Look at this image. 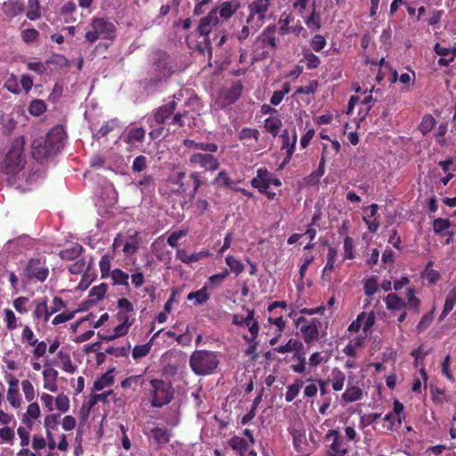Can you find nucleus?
<instances>
[{
  "instance_id": "obj_13",
  "label": "nucleus",
  "mask_w": 456,
  "mask_h": 456,
  "mask_svg": "<svg viewBox=\"0 0 456 456\" xmlns=\"http://www.w3.org/2000/svg\"><path fill=\"white\" fill-rule=\"evenodd\" d=\"M188 161L191 167H199L206 171H216L220 167L218 159L211 153L194 152L189 157Z\"/></svg>"
},
{
  "instance_id": "obj_8",
  "label": "nucleus",
  "mask_w": 456,
  "mask_h": 456,
  "mask_svg": "<svg viewBox=\"0 0 456 456\" xmlns=\"http://www.w3.org/2000/svg\"><path fill=\"white\" fill-rule=\"evenodd\" d=\"M295 325L299 328L302 338L306 345H312L314 341L318 340L320 331L319 328L322 322L317 318L307 320L304 316L298 317L295 321Z\"/></svg>"
},
{
  "instance_id": "obj_60",
  "label": "nucleus",
  "mask_w": 456,
  "mask_h": 456,
  "mask_svg": "<svg viewBox=\"0 0 456 456\" xmlns=\"http://www.w3.org/2000/svg\"><path fill=\"white\" fill-rule=\"evenodd\" d=\"M305 24L310 29L319 30L322 27L321 15L314 9L309 17L305 19Z\"/></svg>"
},
{
  "instance_id": "obj_61",
  "label": "nucleus",
  "mask_w": 456,
  "mask_h": 456,
  "mask_svg": "<svg viewBox=\"0 0 456 456\" xmlns=\"http://www.w3.org/2000/svg\"><path fill=\"white\" fill-rule=\"evenodd\" d=\"M229 274L230 271L228 269H224L222 273L211 275L206 284H208V287L211 285L218 286L224 281Z\"/></svg>"
},
{
  "instance_id": "obj_5",
  "label": "nucleus",
  "mask_w": 456,
  "mask_h": 456,
  "mask_svg": "<svg viewBox=\"0 0 456 456\" xmlns=\"http://www.w3.org/2000/svg\"><path fill=\"white\" fill-rule=\"evenodd\" d=\"M49 275V267L45 256L31 257L25 264L21 276L27 281L44 282Z\"/></svg>"
},
{
  "instance_id": "obj_21",
  "label": "nucleus",
  "mask_w": 456,
  "mask_h": 456,
  "mask_svg": "<svg viewBox=\"0 0 456 456\" xmlns=\"http://www.w3.org/2000/svg\"><path fill=\"white\" fill-rule=\"evenodd\" d=\"M269 176L270 172L267 168H258L256 176L250 182L251 186L257 189L260 192H266V190L269 188Z\"/></svg>"
},
{
  "instance_id": "obj_31",
  "label": "nucleus",
  "mask_w": 456,
  "mask_h": 456,
  "mask_svg": "<svg viewBox=\"0 0 456 456\" xmlns=\"http://www.w3.org/2000/svg\"><path fill=\"white\" fill-rule=\"evenodd\" d=\"M111 370H108L107 372L103 373L100 378H98L94 382V390L95 391H101L104 389L105 387L110 386L114 382V376L111 374Z\"/></svg>"
},
{
  "instance_id": "obj_16",
  "label": "nucleus",
  "mask_w": 456,
  "mask_h": 456,
  "mask_svg": "<svg viewBox=\"0 0 456 456\" xmlns=\"http://www.w3.org/2000/svg\"><path fill=\"white\" fill-rule=\"evenodd\" d=\"M217 8L212 9L207 16L200 20L197 31L200 37H209V34L219 23Z\"/></svg>"
},
{
  "instance_id": "obj_42",
  "label": "nucleus",
  "mask_w": 456,
  "mask_h": 456,
  "mask_svg": "<svg viewBox=\"0 0 456 456\" xmlns=\"http://www.w3.org/2000/svg\"><path fill=\"white\" fill-rule=\"evenodd\" d=\"M292 359L297 360V363H293L290 365V369L295 373L302 374L305 373L306 370V361L305 354L302 353H296L292 356Z\"/></svg>"
},
{
  "instance_id": "obj_34",
  "label": "nucleus",
  "mask_w": 456,
  "mask_h": 456,
  "mask_svg": "<svg viewBox=\"0 0 456 456\" xmlns=\"http://www.w3.org/2000/svg\"><path fill=\"white\" fill-rule=\"evenodd\" d=\"M119 126V121L117 118L106 121L100 129L95 133L94 137L100 139L106 136L110 132L114 131Z\"/></svg>"
},
{
  "instance_id": "obj_28",
  "label": "nucleus",
  "mask_w": 456,
  "mask_h": 456,
  "mask_svg": "<svg viewBox=\"0 0 456 456\" xmlns=\"http://www.w3.org/2000/svg\"><path fill=\"white\" fill-rule=\"evenodd\" d=\"M134 324L132 322H120V324L115 327L114 333L109 336H102V340L110 341L119 337L125 336L128 333L130 327Z\"/></svg>"
},
{
  "instance_id": "obj_23",
  "label": "nucleus",
  "mask_w": 456,
  "mask_h": 456,
  "mask_svg": "<svg viewBox=\"0 0 456 456\" xmlns=\"http://www.w3.org/2000/svg\"><path fill=\"white\" fill-rule=\"evenodd\" d=\"M240 8V3L237 1H225L221 4L217 9V16L224 19H230Z\"/></svg>"
},
{
  "instance_id": "obj_59",
  "label": "nucleus",
  "mask_w": 456,
  "mask_h": 456,
  "mask_svg": "<svg viewBox=\"0 0 456 456\" xmlns=\"http://www.w3.org/2000/svg\"><path fill=\"white\" fill-rule=\"evenodd\" d=\"M129 349L130 344L128 343L126 346H109L105 349V353L115 357H125L128 355Z\"/></svg>"
},
{
  "instance_id": "obj_10",
  "label": "nucleus",
  "mask_w": 456,
  "mask_h": 456,
  "mask_svg": "<svg viewBox=\"0 0 456 456\" xmlns=\"http://www.w3.org/2000/svg\"><path fill=\"white\" fill-rule=\"evenodd\" d=\"M270 5L271 0H253L250 2L248 5V16L246 22H254V28L257 26H263Z\"/></svg>"
},
{
  "instance_id": "obj_54",
  "label": "nucleus",
  "mask_w": 456,
  "mask_h": 456,
  "mask_svg": "<svg viewBox=\"0 0 456 456\" xmlns=\"http://www.w3.org/2000/svg\"><path fill=\"white\" fill-rule=\"evenodd\" d=\"M60 414L51 413L45 416L44 420V427L45 428V432H52L57 428L58 424L60 423Z\"/></svg>"
},
{
  "instance_id": "obj_47",
  "label": "nucleus",
  "mask_w": 456,
  "mask_h": 456,
  "mask_svg": "<svg viewBox=\"0 0 456 456\" xmlns=\"http://www.w3.org/2000/svg\"><path fill=\"white\" fill-rule=\"evenodd\" d=\"M18 354L17 352L7 351L3 356V362L6 364L9 370H17L20 369V363L14 359Z\"/></svg>"
},
{
  "instance_id": "obj_46",
  "label": "nucleus",
  "mask_w": 456,
  "mask_h": 456,
  "mask_svg": "<svg viewBox=\"0 0 456 456\" xmlns=\"http://www.w3.org/2000/svg\"><path fill=\"white\" fill-rule=\"evenodd\" d=\"M435 125L436 119L431 114H426L419 125V130L423 135H426L434 128Z\"/></svg>"
},
{
  "instance_id": "obj_51",
  "label": "nucleus",
  "mask_w": 456,
  "mask_h": 456,
  "mask_svg": "<svg viewBox=\"0 0 456 456\" xmlns=\"http://www.w3.org/2000/svg\"><path fill=\"white\" fill-rule=\"evenodd\" d=\"M337 258V250L330 247L327 253V263L322 271V277L326 275L328 272H332L335 268V262Z\"/></svg>"
},
{
  "instance_id": "obj_48",
  "label": "nucleus",
  "mask_w": 456,
  "mask_h": 456,
  "mask_svg": "<svg viewBox=\"0 0 456 456\" xmlns=\"http://www.w3.org/2000/svg\"><path fill=\"white\" fill-rule=\"evenodd\" d=\"M151 350V341L143 345L135 346L132 351L134 360L137 361L142 357L147 356Z\"/></svg>"
},
{
  "instance_id": "obj_55",
  "label": "nucleus",
  "mask_w": 456,
  "mask_h": 456,
  "mask_svg": "<svg viewBox=\"0 0 456 456\" xmlns=\"http://www.w3.org/2000/svg\"><path fill=\"white\" fill-rule=\"evenodd\" d=\"M35 304L36 305L32 315L35 322H39L47 307V298L38 299L35 301Z\"/></svg>"
},
{
  "instance_id": "obj_53",
  "label": "nucleus",
  "mask_w": 456,
  "mask_h": 456,
  "mask_svg": "<svg viewBox=\"0 0 456 456\" xmlns=\"http://www.w3.org/2000/svg\"><path fill=\"white\" fill-rule=\"evenodd\" d=\"M225 263L237 276L244 271V265L231 255L225 257Z\"/></svg>"
},
{
  "instance_id": "obj_33",
  "label": "nucleus",
  "mask_w": 456,
  "mask_h": 456,
  "mask_svg": "<svg viewBox=\"0 0 456 456\" xmlns=\"http://www.w3.org/2000/svg\"><path fill=\"white\" fill-rule=\"evenodd\" d=\"M345 379L346 375L342 370L338 368H334L332 370L330 381L334 391H341L343 389Z\"/></svg>"
},
{
  "instance_id": "obj_37",
  "label": "nucleus",
  "mask_w": 456,
  "mask_h": 456,
  "mask_svg": "<svg viewBox=\"0 0 456 456\" xmlns=\"http://www.w3.org/2000/svg\"><path fill=\"white\" fill-rule=\"evenodd\" d=\"M303 347V344L294 338H290L285 345L274 347L273 350L280 354H286L292 351H298Z\"/></svg>"
},
{
  "instance_id": "obj_15",
  "label": "nucleus",
  "mask_w": 456,
  "mask_h": 456,
  "mask_svg": "<svg viewBox=\"0 0 456 456\" xmlns=\"http://www.w3.org/2000/svg\"><path fill=\"white\" fill-rule=\"evenodd\" d=\"M325 439L327 441L332 439L327 456H343L347 452L348 446L342 438L339 431L335 429L329 430L325 436Z\"/></svg>"
},
{
  "instance_id": "obj_35",
  "label": "nucleus",
  "mask_w": 456,
  "mask_h": 456,
  "mask_svg": "<svg viewBox=\"0 0 456 456\" xmlns=\"http://www.w3.org/2000/svg\"><path fill=\"white\" fill-rule=\"evenodd\" d=\"M362 397V390L356 386H352L346 388L342 395V399L346 403H353L360 400Z\"/></svg>"
},
{
  "instance_id": "obj_1",
  "label": "nucleus",
  "mask_w": 456,
  "mask_h": 456,
  "mask_svg": "<svg viewBox=\"0 0 456 456\" xmlns=\"http://www.w3.org/2000/svg\"><path fill=\"white\" fill-rule=\"evenodd\" d=\"M65 138L66 134L62 126L53 127L45 137L33 141V158L39 163L45 162L50 156L57 154L63 148Z\"/></svg>"
},
{
  "instance_id": "obj_44",
  "label": "nucleus",
  "mask_w": 456,
  "mask_h": 456,
  "mask_svg": "<svg viewBox=\"0 0 456 456\" xmlns=\"http://www.w3.org/2000/svg\"><path fill=\"white\" fill-rule=\"evenodd\" d=\"M328 154V146L324 145L322 152V158L319 162L318 168L314 170L311 175L310 177L312 180L315 179L318 181L320 177H322L325 173V162H326V156Z\"/></svg>"
},
{
  "instance_id": "obj_12",
  "label": "nucleus",
  "mask_w": 456,
  "mask_h": 456,
  "mask_svg": "<svg viewBox=\"0 0 456 456\" xmlns=\"http://www.w3.org/2000/svg\"><path fill=\"white\" fill-rule=\"evenodd\" d=\"M276 33V26L273 24L268 25L262 33L257 37L255 42V47H261L265 49L266 47H271L272 49L277 48V38L275 37ZM262 59H266L269 57V52L263 50L260 54Z\"/></svg>"
},
{
  "instance_id": "obj_17",
  "label": "nucleus",
  "mask_w": 456,
  "mask_h": 456,
  "mask_svg": "<svg viewBox=\"0 0 456 456\" xmlns=\"http://www.w3.org/2000/svg\"><path fill=\"white\" fill-rule=\"evenodd\" d=\"M118 312L116 314L115 317L118 322H134V308L133 304L126 297H121L118 299Z\"/></svg>"
},
{
  "instance_id": "obj_32",
  "label": "nucleus",
  "mask_w": 456,
  "mask_h": 456,
  "mask_svg": "<svg viewBox=\"0 0 456 456\" xmlns=\"http://www.w3.org/2000/svg\"><path fill=\"white\" fill-rule=\"evenodd\" d=\"M207 290H208V284H205L200 289L189 293L187 295V299L188 300L195 299V305H203L210 297V295L208 293Z\"/></svg>"
},
{
  "instance_id": "obj_30",
  "label": "nucleus",
  "mask_w": 456,
  "mask_h": 456,
  "mask_svg": "<svg viewBox=\"0 0 456 456\" xmlns=\"http://www.w3.org/2000/svg\"><path fill=\"white\" fill-rule=\"evenodd\" d=\"M26 16L30 20H37L42 16V7L39 0H28V11Z\"/></svg>"
},
{
  "instance_id": "obj_2",
  "label": "nucleus",
  "mask_w": 456,
  "mask_h": 456,
  "mask_svg": "<svg viewBox=\"0 0 456 456\" xmlns=\"http://www.w3.org/2000/svg\"><path fill=\"white\" fill-rule=\"evenodd\" d=\"M25 140L23 137L15 138L2 163V171L6 175H14L19 173L26 164L23 154Z\"/></svg>"
},
{
  "instance_id": "obj_24",
  "label": "nucleus",
  "mask_w": 456,
  "mask_h": 456,
  "mask_svg": "<svg viewBox=\"0 0 456 456\" xmlns=\"http://www.w3.org/2000/svg\"><path fill=\"white\" fill-rule=\"evenodd\" d=\"M145 133L142 127H132L127 130L124 141L131 145L141 143L144 141Z\"/></svg>"
},
{
  "instance_id": "obj_6",
  "label": "nucleus",
  "mask_w": 456,
  "mask_h": 456,
  "mask_svg": "<svg viewBox=\"0 0 456 456\" xmlns=\"http://www.w3.org/2000/svg\"><path fill=\"white\" fill-rule=\"evenodd\" d=\"M151 404L152 407L159 408L168 404L174 398V389L170 382L163 379H151Z\"/></svg>"
},
{
  "instance_id": "obj_45",
  "label": "nucleus",
  "mask_w": 456,
  "mask_h": 456,
  "mask_svg": "<svg viewBox=\"0 0 456 456\" xmlns=\"http://www.w3.org/2000/svg\"><path fill=\"white\" fill-rule=\"evenodd\" d=\"M57 356L61 362L62 370L69 373H74L76 370V366L72 363L70 356L68 353L63 351H59L57 353Z\"/></svg>"
},
{
  "instance_id": "obj_11",
  "label": "nucleus",
  "mask_w": 456,
  "mask_h": 456,
  "mask_svg": "<svg viewBox=\"0 0 456 456\" xmlns=\"http://www.w3.org/2000/svg\"><path fill=\"white\" fill-rule=\"evenodd\" d=\"M289 433L292 436L295 450L301 456L310 454V447L306 439L305 430L302 424H294L288 428Z\"/></svg>"
},
{
  "instance_id": "obj_38",
  "label": "nucleus",
  "mask_w": 456,
  "mask_h": 456,
  "mask_svg": "<svg viewBox=\"0 0 456 456\" xmlns=\"http://www.w3.org/2000/svg\"><path fill=\"white\" fill-rule=\"evenodd\" d=\"M40 416V408L37 403L32 402L27 408V411L22 417V422L26 425H31L30 419H37Z\"/></svg>"
},
{
  "instance_id": "obj_36",
  "label": "nucleus",
  "mask_w": 456,
  "mask_h": 456,
  "mask_svg": "<svg viewBox=\"0 0 456 456\" xmlns=\"http://www.w3.org/2000/svg\"><path fill=\"white\" fill-rule=\"evenodd\" d=\"M282 126L281 120L277 117H271L265 120L264 127L266 132L275 137Z\"/></svg>"
},
{
  "instance_id": "obj_62",
  "label": "nucleus",
  "mask_w": 456,
  "mask_h": 456,
  "mask_svg": "<svg viewBox=\"0 0 456 456\" xmlns=\"http://www.w3.org/2000/svg\"><path fill=\"white\" fill-rule=\"evenodd\" d=\"M55 405H56V408L61 411V412H67L69 410V397L61 393V394H59L56 398H55Z\"/></svg>"
},
{
  "instance_id": "obj_52",
  "label": "nucleus",
  "mask_w": 456,
  "mask_h": 456,
  "mask_svg": "<svg viewBox=\"0 0 456 456\" xmlns=\"http://www.w3.org/2000/svg\"><path fill=\"white\" fill-rule=\"evenodd\" d=\"M260 136V133L256 128H250V127H244L242 128L239 134L238 138L240 141H247L249 139H255L256 142L258 141Z\"/></svg>"
},
{
  "instance_id": "obj_4",
  "label": "nucleus",
  "mask_w": 456,
  "mask_h": 456,
  "mask_svg": "<svg viewBox=\"0 0 456 456\" xmlns=\"http://www.w3.org/2000/svg\"><path fill=\"white\" fill-rule=\"evenodd\" d=\"M91 29L88 30L85 38L90 44L95 43L98 39L114 40L117 37V28L113 22L105 18H93L90 23Z\"/></svg>"
},
{
  "instance_id": "obj_22",
  "label": "nucleus",
  "mask_w": 456,
  "mask_h": 456,
  "mask_svg": "<svg viewBox=\"0 0 456 456\" xmlns=\"http://www.w3.org/2000/svg\"><path fill=\"white\" fill-rule=\"evenodd\" d=\"M58 371L53 368H45L43 370L44 388L50 392H56L58 390L57 386Z\"/></svg>"
},
{
  "instance_id": "obj_14",
  "label": "nucleus",
  "mask_w": 456,
  "mask_h": 456,
  "mask_svg": "<svg viewBox=\"0 0 456 456\" xmlns=\"http://www.w3.org/2000/svg\"><path fill=\"white\" fill-rule=\"evenodd\" d=\"M153 66L156 76L159 78H167L173 74V67L170 56L163 51L155 53Z\"/></svg>"
},
{
  "instance_id": "obj_56",
  "label": "nucleus",
  "mask_w": 456,
  "mask_h": 456,
  "mask_svg": "<svg viewBox=\"0 0 456 456\" xmlns=\"http://www.w3.org/2000/svg\"><path fill=\"white\" fill-rule=\"evenodd\" d=\"M4 5L6 7L4 11L5 14L12 18L20 14L24 11L22 4L18 2L5 3Z\"/></svg>"
},
{
  "instance_id": "obj_63",
  "label": "nucleus",
  "mask_w": 456,
  "mask_h": 456,
  "mask_svg": "<svg viewBox=\"0 0 456 456\" xmlns=\"http://www.w3.org/2000/svg\"><path fill=\"white\" fill-rule=\"evenodd\" d=\"M7 401L14 408L18 409L21 404V397L19 389L7 390Z\"/></svg>"
},
{
  "instance_id": "obj_27",
  "label": "nucleus",
  "mask_w": 456,
  "mask_h": 456,
  "mask_svg": "<svg viewBox=\"0 0 456 456\" xmlns=\"http://www.w3.org/2000/svg\"><path fill=\"white\" fill-rule=\"evenodd\" d=\"M385 303L387 308L391 311L403 310L406 307L405 301L395 293H389L385 298Z\"/></svg>"
},
{
  "instance_id": "obj_43",
  "label": "nucleus",
  "mask_w": 456,
  "mask_h": 456,
  "mask_svg": "<svg viewBox=\"0 0 456 456\" xmlns=\"http://www.w3.org/2000/svg\"><path fill=\"white\" fill-rule=\"evenodd\" d=\"M303 381L299 379L295 380V383L288 386L285 394V400L289 403L292 402L298 395L301 387H303Z\"/></svg>"
},
{
  "instance_id": "obj_41",
  "label": "nucleus",
  "mask_w": 456,
  "mask_h": 456,
  "mask_svg": "<svg viewBox=\"0 0 456 456\" xmlns=\"http://www.w3.org/2000/svg\"><path fill=\"white\" fill-rule=\"evenodd\" d=\"M113 281V284L115 285H123L126 287L129 286L128 280L129 275L122 271L121 269L116 268L113 271H111V273L110 275Z\"/></svg>"
},
{
  "instance_id": "obj_57",
  "label": "nucleus",
  "mask_w": 456,
  "mask_h": 456,
  "mask_svg": "<svg viewBox=\"0 0 456 456\" xmlns=\"http://www.w3.org/2000/svg\"><path fill=\"white\" fill-rule=\"evenodd\" d=\"M108 290V285L106 283H101L98 286H94L89 291V297L94 298L95 301L102 299Z\"/></svg>"
},
{
  "instance_id": "obj_20",
  "label": "nucleus",
  "mask_w": 456,
  "mask_h": 456,
  "mask_svg": "<svg viewBox=\"0 0 456 456\" xmlns=\"http://www.w3.org/2000/svg\"><path fill=\"white\" fill-rule=\"evenodd\" d=\"M254 314V310H248L246 317L235 314L232 322L236 325L248 327L250 333L256 334V330H259V325Z\"/></svg>"
},
{
  "instance_id": "obj_49",
  "label": "nucleus",
  "mask_w": 456,
  "mask_h": 456,
  "mask_svg": "<svg viewBox=\"0 0 456 456\" xmlns=\"http://www.w3.org/2000/svg\"><path fill=\"white\" fill-rule=\"evenodd\" d=\"M452 225V223L449 219L445 218H436L433 221V230L436 234L444 235V232L449 229Z\"/></svg>"
},
{
  "instance_id": "obj_3",
  "label": "nucleus",
  "mask_w": 456,
  "mask_h": 456,
  "mask_svg": "<svg viewBox=\"0 0 456 456\" xmlns=\"http://www.w3.org/2000/svg\"><path fill=\"white\" fill-rule=\"evenodd\" d=\"M219 364L217 353L196 350L190 356V367L199 376L212 374Z\"/></svg>"
},
{
  "instance_id": "obj_58",
  "label": "nucleus",
  "mask_w": 456,
  "mask_h": 456,
  "mask_svg": "<svg viewBox=\"0 0 456 456\" xmlns=\"http://www.w3.org/2000/svg\"><path fill=\"white\" fill-rule=\"evenodd\" d=\"M4 322L6 328L9 330H13L18 328L17 318L13 311L10 308L4 309Z\"/></svg>"
},
{
  "instance_id": "obj_7",
  "label": "nucleus",
  "mask_w": 456,
  "mask_h": 456,
  "mask_svg": "<svg viewBox=\"0 0 456 456\" xmlns=\"http://www.w3.org/2000/svg\"><path fill=\"white\" fill-rule=\"evenodd\" d=\"M170 181L178 185L177 192H185L189 189H192L191 197L193 198L199 188L204 183L199 172H191L188 175L185 172H178L176 176L170 178Z\"/></svg>"
},
{
  "instance_id": "obj_26",
  "label": "nucleus",
  "mask_w": 456,
  "mask_h": 456,
  "mask_svg": "<svg viewBox=\"0 0 456 456\" xmlns=\"http://www.w3.org/2000/svg\"><path fill=\"white\" fill-rule=\"evenodd\" d=\"M83 247L78 243H74L71 246L60 251L59 256L62 260L71 261L77 258L83 252Z\"/></svg>"
},
{
  "instance_id": "obj_50",
  "label": "nucleus",
  "mask_w": 456,
  "mask_h": 456,
  "mask_svg": "<svg viewBox=\"0 0 456 456\" xmlns=\"http://www.w3.org/2000/svg\"><path fill=\"white\" fill-rule=\"evenodd\" d=\"M28 111L32 116L38 117L46 111V104L43 100H33L28 106Z\"/></svg>"
},
{
  "instance_id": "obj_9",
  "label": "nucleus",
  "mask_w": 456,
  "mask_h": 456,
  "mask_svg": "<svg viewBox=\"0 0 456 456\" xmlns=\"http://www.w3.org/2000/svg\"><path fill=\"white\" fill-rule=\"evenodd\" d=\"M177 108V102L175 100L165 103L152 110L147 118V124L151 128L159 125L169 124L171 118Z\"/></svg>"
},
{
  "instance_id": "obj_25",
  "label": "nucleus",
  "mask_w": 456,
  "mask_h": 456,
  "mask_svg": "<svg viewBox=\"0 0 456 456\" xmlns=\"http://www.w3.org/2000/svg\"><path fill=\"white\" fill-rule=\"evenodd\" d=\"M151 436L158 446H164L170 442L171 433L167 428H154Z\"/></svg>"
},
{
  "instance_id": "obj_39",
  "label": "nucleus",
  "mask_w": 456,
  "mask_h": 456,
  "mask_svg": "<svg viewBox=\"0 0 456 456\" xmlns=\"http://www.w3.org/2000/svg\"><path fill=\"white\" fill-rule=\"evenodd\" d=\"M456 305V288L452 289L446 296L441 318L447 316Z\"/></svg>"
},
{
  "instance_id": "obj_64",
  "label": "nucleus",
  "mask_w": 456,
  "mask_h": 456,
  "mask_svg": "<svg viewBox=\"0 0 456 456\" xmlns=\"http://www.w3.org/2000/svg\"><path fill=\"white\" fill-rule=\"evenodd\" d=\"M28 301L29 299L27 297H19L13 300L12 305L18 313L24 314L28 312L27 307Z\"/></svg>"
},
{
  "instance_id": "obj_19",
  "label": "nucleus",
  "mask_w": 456,
  "mask_h": 456,
  "mask_svg": "<svg viewBox=\"0 0 456 456\" xmlns=\"http://www.w3.org/2000/svg\"><path fill=\"white\" fill-rule=\"evenodd\" d=\"M281 140V150L286 151V157L282 162V165H286L291 159L293 153L295 151L297 136L296 131H293V134L290 137L288 130H284L280 135Z\"/></svg>"
},
{
  "instance_id": "obj_40",
  "label": "nucleus",
  "mask_w": 456,
  "mask_h": 456,
  "mask_svg": "<svg viewBox=\"0 0 456 456\" xmlns=\"http://www.w3.org/2000/svg\"><path fill=\"white\" fill-rule=\"evenodd\" d=\"M407 302L406 306L415 314L419 313L420 300L415 297V290L413 288L407 289Z\"/></svg>"
},
{
  "instance_id": "obj_29",
  "label": "nucleus",
  "mask_w": 456,
  "mask_h": 456,
  "mask_svg": "<svg viewBox=\"0 0 456 456\" xmlns=\"http://www.w3.org/2000/svg\"><path fill=\"white\" fill-rule=\"evenodd\" d=\"M243 86L240 81H235L225 92V100L228 103L235 102L241 95Z\"/></svg>"
},
{
  "instance_id": "obj_18",
  "label": "nucleus",
  "mask_w": 456,
  "mask_h": 456,
  "mask_svg": "<svg viewBox=\"0 0 456 456\" xmlns=\"http://www.w3.org/2000/svg\"><path fill=\"white\" fill-rule=\"evenodd\" d=\"M228 445L232 451H234L240 456H256V452L254 450H250L249 447L252 445L243 437L239 436H233L228 440Z\"/></svg>"
}]
</instances>
